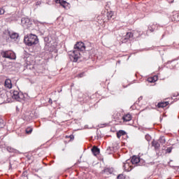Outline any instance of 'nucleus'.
Segmentation results:
<instances>
[{
  "label": "nucleus",
  "instance_id": "f257e3e1",
  "mask_svg": "<svg viewBox=\"0 0 179 179\" xmlns=\"http://www.w3.org/2000/svg\"><path fill=\"white\" fill-rule=\"evenodd\" d=\"M86 46L83 42H77L74 45V50L70 55V59L72 62H78V59L80 58V52L79 51H85Z\"/></svg>",
  "mask_w": 179,
  "mask_h": 179
},
{
  "label": "nucleus",
  "instance_id": "f03ea898",
  "mask_svg": "<svg viewBox=\"0 0 179 179\" xmlns=\"http://www.w3.org/2000/svg\"><path fill=\"white\" fill-rule=\"evenodd\" d=\"M24 43L26 44V45L31 47L33 45H36V44H38V38L36 35L31 34L24 37Z\"/></svg>",
  "mask_w": 179,
  "mask_h": 179
},
{
  "label": "nucleus",
  "instance_id": "7ed1b4c3",
  "mask_svg": "<svg viewBox=\"0 0 179 179\" xmlns=\"http://www.w3.org/2000/svg\"><path fill=\"white\" fill-rule=\"evenodd\" d=\"M9 94H10L11 97L14 99V100H17V101H20L21 100H23V98L24 97L23 93L19 92V91L17 90H11Z\"/></svg>",
  "mask_w": 179,
  "mask_h": 179
},
{
  "label": "nucleus",
  "instance_id": "20e7f679",
  "mask_svg": "<svg viewBox=\"0 0 179 179\" xmlns=\"http://www.w3.org/2000/svg\"><path fill=\"white\" fill-rule=\"evenodd\" d=\"M3 58H8V59H16V54L12 50H6L1 52Z\"/></svg>",
  "mask_w": 179,
  "mask_h": 179
},
{
  "label": "nucleus",
  "instance_id": "39448f33",
  "mask_svg": "<svg viewBox=\"0 0 179 179\" xmlns=\"http://www.w3.org/2000/svg\"><path fill=\"white\" fill-rule=\"evenodd\" d=\"M135 38L134 33L127 32V34L122 38V43H128V41H132Z\"/></svg>",
  "mask_w": 179,
  "mask_h": 179
},
{
  "label": "nucleus",
  "instance_id": "423d86ee",
  "mask_svg": "<svg viewBox=\"0 0 179 179\" xmlns=\"http://www.w3.org/2000/svg\"><path fill=\"white\" fill-rule=\"evenodd\" d=\"M10 94L9 92H6V91H3L1 94V104H5L6 103H9L10 101V98L8 96Z\"/></svg>",
  "mask_w": 179,
  "mask_h": 179
},
{
  "label": "nucleus",
  "instance_id": "0eeeda50",
  "mask_svg": "<svg viewBox=\"0 0 179 179\" xmlns=\"http://www.w3.org/2000/svg\"><path fill=\"white\" fill-rule=\"evenodd\" d=\"M21 23L23 27H30V26H31V21L27 17L22 18Z\"/></svg>",
  "mask_w": 179,
  "mask_h": 179
},
{
  "label": "nucleus",
  "instance_id": "6e6552de",
  "mask_svg": "<svg viewBox=\"0 0 179 179\" xmlns=\"http://www.w3.org/2000/svg\"><path fill=\"white\" fill-rule=\"evenodd\" d=\"M45 44V48H52V39L50 37H45L44 38Z\"/></svg>",
  "mask_w": 179,
  "mask_h": 179
},
{
  "label": "nucleus",
  "instance_id": "1a4fd4ad",
  "mask_svg": "<svg viewBox=\"0 0 179 179\" xmlns=\"http://www.w3.org/2000/svg\"><path fill=\"white\" fill-rule=\"evenodd\" d=\"M129 163H131V160L129 159H127L126 162L123 163V168L125 171H131V170H132V166L129 165Z\"/></svg>",
  "mask_w": 179,
  "mask_h": 179
},
{
  "label": "nucleus",
  "instance_id": "9d476101",
  "mask_svg": "<svg viewBox=\"0 0 179 179\" xmlns=\"http://www.w3.org/2000/svg\"><path fill=\"white\" fill-rule=\"evenodd\" d=\"M10 36V31H9V29H6L3 32V35L2 37L3 38H4V40H6V41H8V40H9Z\"/></svg>",
  "mask_w": 179,
  "mask_h": 179
},
{
  "label": "nucleus",
  "instance_id": "9b49d317",
  "mask_svg": "<svg viewBox=\"0 0 179 179\" xmlns=\"http://www.w3.org/2000/svg\"><path fill=\"white\" fill-rule=\"evenodd\" d=\"M55 2L57 3H59V5H61V6L64 8V9H66V6H68V5H69V3H68V2H66V1H64V0H55Z\"/></svg>",
  "mask_w": 179,
  "mask_h": 179
},
{
  "label": "nucleus",
  "instance_id": "f8f14e48",
  "mask_svg": "<svg viewBox=\"0 0 179 179\" xmlns=\"http://www.w3.org/2000/svg\"><path fill=\"white\" fill-rule=\"evenodd\" d=\"M141 162V159L136 156H133L132 159L130 160L131 164H138Z\"/></svg>",
  "mask_w": 179,
  "mask_h": 179
},
{
  "label": "nucleus",
  "instance_id": "ddd939ff",
  "mask_svg": "<svg viewBox=\"0 0 179 179\" xmlns=\"http://www.w3.org/2000/svg\"><path fill=\"white\" fill-rule=\"evenodd\" d=\"M92 152L94 155V156H97L100 155V149L97 148L96 146H94L92 148Z\"/></svg>",
  "mask_w": 179,
  "mask_h": 179
},
{
  "label": "nucleus",
  "instance_id": "4468645a",
  "mask_svg": "<svg viewBox=\"0 0 179 179\" xmlns=\"http://www.w3.org/2000/svg\"><path fill=\"white\" fill-rule=\"evenodd\" d=\"M4 86L7 89H12V80L10 79H6L4 82Z\"/></svg>",
  "mask_w": 179,
  "mask_h": 179
},
{
  "label": "nucleus",
  "instance_id": "2eb2a0df",
  "mask_svg": "<svg viewBox=\"0 0 179 179\" xmlns=\"http://www.w3.org/2000/svg\"><path fill=\"white\" fill-rule=\"evenodd\" d=\"M122 120L124 122H129V121H131V120H132V115H131V114L129 113L124 115L122 117Z\"/></svg>",
  "mask_w": 179,
  "mask_h": 179
},
{
  "label": "nucleus",
  "instance_id": "dca6fc26",
  "mask_svg": "<svg viewBox=\"0 0 179 179\" xmlns=\"http://www.w3.org/2000/svg\"><path fill=\"white\" fill-rule=\"evenodd\" d=\"M169 106V101L159 102L157 104L158 108H164V107H167Z\"/></svg>",
  "mask_w": 179,
  "mask_h": 179
},
{
  "label": "nucleus",
  "instance_id": "f3484780",
  "mask_svg": "<svg viewBox=\"0 0 179 179\" xmlns=\"http://www.w3.org/2000/svg\"><path fill=\"white\" fill-rule=\"evenodd\" d=\"M152 145L156 150H157V149H160V143L159 141L153 140Z\"/></svg>",
  "mask_w": 179,
  "mask_h": 179
},
{
  "label": "nucleus",
  "instance_id": "a211bd4d",
  "mask_svg": "<svg viewBox=\"0 0 179 179\" xmlns=\"http://www.w3.org/2000/svg\"><path fill=\"white\" fill-rule=\"evenodd\" d=\"M126 134H127V132L125 131H124V130H120L116 134L117 138H118V139H120V138H121V136H124Z\"/></svg>",
  "mask_w": 179,
  "mask_h": 179
},
{
  "label": "nucleus",
  "instance_id": "6ab92c4d",
  "mask_svg": "<svg viewBox=\"0 0 179 179\" xmlns=\"http://www.w3.org/2000/svg\"><path fill=\"white\" fill-rule=\"evenodd\" d=\"M19 37V34L16 32H10V38L15 40Z\"/></svg>",
  "mask_w": 179,
  "mask_h": 179
},
{
  "label": "nucleus",
  "instance_id": "aec40b11",
  "mask_svg": "<svg viewBox=\"0 0 179 179\" xmlns=\"http://www.w3.org/2000/svg\"><path fill=\"white\" fill-rule=\"evenodd\" d=\"M103 171L106 174H113L114 171L112 168H106Z\"/></svg>",
  "mask_w": 179,
  "mask_h": 179
},
{
  "label": "nucleus",
  "instance_id": "412c9836",
  "mask_svg": "<svg viewBox=\"0 0 179 179\" xmlns=\"http://www.w3.org/2000/svg\"><path fill=\"white\" fill-rule=\"evenodd\" d=\"M156 27H157V25L152 24L150 26L148 27V30L152 33L154 30H156Z\"/></svg>",
  "mask_w": 179,
  "mask_h": 179
},
{
  "label": "nucleus",
  "instance_id": "4be33fe9",
  "mask_svg": "<svg viewBox=\"0 0 179 179\" xmlns=\"http://www.w3.org/2000/svg\"><path fill=\"white\" fill-rule=\"evenodd\" d=\"M158 142L161 143V145H164V143H166V138L164 136H160L158 139Z\"/></svg>",
  "mask_w": 179,
  "mask_h": 179
},
{
  "label": "nucleus",
  "instance_id": "5701e85b",
  "mask_svg": "<svg viewBox=\"0 0 179 179\" xmlns=\"http://www.w3.org/2000/svg\"><path fill=\"white\" fill-rule=\"evenodd\" d=\"M114 152V148L113 147H108L106 149V153L108 155H112V153H113Z\"/></svg>",
  "mask_w": 179,
  "mask_h": 179
},
{
  "label": "nucleus",
  "instance_id": "b1692460",
  "mask_svg": "<svg viewBox=\"0 0 179 179\" xmlns=\"http://www.w3.org/2000/svg\"><path fill=\"white\" fill-rule=\"evenodd\" d=\"M156 80H157V76H154L148 78V82H150V83H155Z\"/></svg>",
  "mask_w": 179,
  "mask_h": 179
},
{
  "label": "nucleus",
  "instance_id": "393cba45",
  "mask_svg": "<svg viewBox=\"0 0 179 179\" xmlns=\"http://www.w3.org/2000/svg\"><path fill=\"white\" fill-rule=\"evenodd\" d=\"M7 151L10 153H16V149L12 148V147H7Z\"/></svg>",
  "mask_w": 179,
  "mask_h": 179
},
{
  "label": "nucleus",
  "instance_id": "a878e982",
  "mask_svg": "<svg viewBox=\"0 0 179 179\" xmlns=\"http://www.w3.org/2000/svg\"><path fill=\"white\" fill-rule=\"evenodd\" d=\"M26 134L30 135L33 132V127H27L25 130Z\"/></svg>",
  "mask_w": 179,
  "mask_h": 179
},
{
  "label": "nucleus",
  "instance_id": "bb28decb",
  "mask_svg": "<svg viewBox=\"0 0 179 179\" xmlns=\"http://www.w3.org/2000/svg\"><path fill=\"white\" fill-rule=\"evenodd\" d=\"M113 15H114V13H113V11H109V12H108V13H107V17H108V20H110V19H111Z\"/></svg>",
  "mask_w": 179,
  "mask_h": 179
},
{
  "label": "nucleus",
  "instance_id": "cd10ccee",
  "mask_svg": "<svg viewBox=\"0 0 179 179\" xmlns=\"http://www.w3.org/2000/svg\"><path fill=\"white\" fill-rule=\"evenodd\" d=\"M66 138H70L71 141H73L75 139V136L71 134L69 136H66Z\"/></svg>",
  "mask_w": 179,
  "mask_h": 179
},
{
  "label": "nucleus",
  "instance_id": "c85d7f7f",
  "mask_svg": "<svg viewBox=\"0 0 179 179\" xmlns=\"http://www.w3.org/2000/svg\"><path fill=\"white\" fill-rule=\"evenodd\" d=\"M173 150V148L169 147L166 150V153H170Z\"/></svg>",
  "mask_w": 179,
  "mask_h": 179
},
{
  "label": "nucleus",
  "instance_id": "c756f323",
  "mask_svg": "<svg viewBox=\"0 0 179 179\" xmlns=\"http://www.w3.org/2000/svg\"><path fill=\"white\" fill-rule=\"evenodd\" d=\"M117 179H125V176H124L122 174H120L117 176Z\"/></svg>",
  "mask_w": 179,
  "mask_h": 179
},
{
  "label": "nucleus",
  "instance_id": "7c9ffc66",
  "mask_svg": "<svg viewBox=\"0 0 179 179\" xmlns=\"http://www.w3.org/2000/svg\"><path fill=\"white\" fill-rule=\"evenodd\" d=\"M78 78H83V76H85V72H83V73L78 74Z\"/></svg>",
  "mask_w": 179,
  "mask_h": 179
},
{
  "label": "nucleus",
  "instance_id": "2f4dec72",
  "mask_svg": "<svg viewBox=\"0 0 179 179\" xmlns=\"http://www.w3.org/2000/svg\"><path fill=\"white\" fill-rule=\"evenodd\" d=\"M145 139H146V141H150V136H149V135H146L145 136Z\"/></svg>",
  "mask_w": 179,
  "mask_h": 179
},
{
  "label": "nucleus",
  "instance_id": "473e14b6",
  "mask_svg": "<svg viewBox=\"0 0 179 179\" xmlns=\"http://www.w3.org/2000/svg\"><path fill=\"white\" fill-rule=\"evenodd\" d=\"M1 15H3V13H5V9L1 8Z\"/></svg>",
  "mask_w": 179,
  "mask_h": 179
},
{
  "label": "nucleus",
  "instance_id": "72a5a7b5",
  "mask_svg": "<svg viewBox=\"0 0 179 179\" xmlns=\"http://www.w3.org/2000/svg\"><path fill=\"white\" fill-rule=\"evenodd\" d=\"M10 169H12V164L10 163V165H9V170H10Z\"/></svg>",
  "mask_w": 179,
  "mask_h": 179
},
{
  "label": "nucleus",
  "instance_id": "f704fd0d",
  "mask_svg": "<svg viewBox=\"0 0 179 179\" xmlns=\"http://www.w3.org/2000/svg\"><path fill=\"white\" fill-rule=\"evenodd\" d=\"M175 17H179V15L178 14H176L175 15Z\"/></svg>",
  "mask_w": 179,
  "mask_h": 179
},
{
  "label": "nucleus",
  "instance_id": "c9c22d12",
  "mask_svg": "<svg viewBox=\"0 0 179 179\" xmlns=\"http://www.w3.org/2000/svg\"><path fill=\"white\" fill-rule=\"evenodd\" d=\"M49 103H52V100L51 99H50Z\"/></svg>",
  "mask_w": 179,
  "mask_h": 179
},
{
  "label": "nucleus",
  "instance_id": "e433bc0d",
  "mask_svg": "<svg viewBox=\"0 0 179 179\" xmlns=\"http://www.w3.org/2000/svg\"><path fill=\"white\" fill-rule=\"evenodd\" d=\"M1 127H5V123H3V124H1Z\"/></svg>",
  "mask_w": 179,
  "mask_h": 179
},
{
  "label": "nucleus",
  "instance_id": "4c0bfd02",
  "mask_svg": "<svg viewBox=\"0 0 179 179\" xmlns=\"http://www.w3.org/2000/svg\"><path fill=\"white\" fill-rule=\"evenodd\" d=\"M177 20H179V18Z\"/></svg>",
  "mask_w": 179,
  "mask_h": 179
},
{
  "label": "nucleus",
  "instance_id": "58836bf2",
  "mask_svg": "<svg viewBox=\"0 0 179 179\" xmlns=\"http://www.w3.org/2000/svg\"><path fill=\"white\" fill-rule=\"evenodd\" d=\"M178 118H179V116H178Z\"/></svg>",
  "mask_w": 179,
  "mask_h": 179
}]
</instances>
